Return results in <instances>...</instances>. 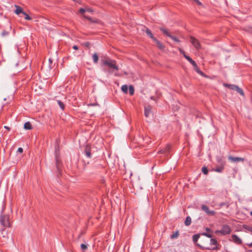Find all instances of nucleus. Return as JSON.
Instances as JSON below:
<instances>
[{"label": "nucleus", "instance_id": "5", "mask_svg": "<svg viewBox=\"0 0 252 252\" xmlns=\"http://www.w3.org/2000/svg\"><path fill=\"white\" fill-rule=\"evenodd\" d=\"M0 222L4 227H9V216L8 215H2L0 216Z\"/></svg>", "mask_w": 252, "mask_h": 252}, {"label": "nucleus", "instance_id": "7", "mask_svg": "<svg viewBox=\"0 0 252 252\" xmlns=\"http://www.w3.org/2000/svg\"><path fill=\"white\" fill-rule=\"evenodd\" d=\"M201 208V209L209 216H214L216 214L214 211L210 210L209 207L206 205H202Z\"/></svg>", "mask_w": 252, "mask_h": 252}, {"label": "nucleus", "instance_id": "12", "mask_svg": "<svg viewBox=\"0 0 252 252\" xmlns=\"http://www.w3.org/2000/svg\"><path fill=\"white\" fill-rule=\"evenodd\" d=\"M86 156L88 158H91L92 157L91 150L89 147L87 146L84 152Z\"/></svg>", "mask_w": 252, "mask_h": 252}, {"label": "nucleus", "instance_id": "50", "mask_svg": "<svg viewBox=\"0 0 252 252\" xmlns=\"http://www.w3.org/2000/svg\"><path fill=\"white\" fill-rule=\"evenodd\" d=\"M85 45V46L88 47L89 46L90 43L89 42H86Z\"/></svg>", "mask_w": 252, "mask_h": 252}, {"label": "nucleus", "instance_id": "26", "mask_svg": "<svg viewBox=\"0 0 252 252\" xmlns=\"http://www.w3.org/2000/svg\"><path fill=\"white\" fill-rule=\"evenodd\" d=\"M179 235V232L178 231H177L175 232H174L172 235L170 236V238L171 239H176L178 237Z\"/></svg>", "mask_w": 252, "mask_h": 252}, {"label": "nucleus", "instance_id": "45", "mask_svg": "<svg viewBox=\"0 0 252 252\" xmlns=\"http://www.w3.org/2000/svg\"><path fill=\"white\" fill-rule=\"evenodd\" d=\"M48 68H49V70H50L53 68V67L52 66V64L49 63Z\"/></svg>", "mask_w": 252, "mask_h": 252}, {"label": "nucleus", "instance_id": "13", "mask_svg": "<svg viewBox=\"0 0 252 252\" xmlns=\"http://www.w3.org/2000/svg\"><path fill=\"white\" fill-rule=\"evenodd\" d=\"M55 159L56 161V167L57 169L59 170V156H58V153L57 152V147H55Z\"/></svg>", "mask_w": 252, "mask_h": 252}, {"label": "nucleus", "instance_id": "11", "mask_svg": "<svg viewBox=\"0 0 252 252\" xmlns=\"http://www.w3.org/2000/svg\"><path fill=\"white\" fill-rule=\"evenodd\" d=\"M15 6L16 7V9L15 10V13L16 14H17V15H19L20 14H23V12H25L23 11L22 7H21L20 6H18L17 5H15Z\"/></svg>", "mask_w": 252, "mask_h": 252}, {"label": "nucleus", "instance_id": "17", "mask_svg": "<svg viewBox=\"0 0 252 252\" xmlns=\"http://www.w3.org/2000/svg\"><path fill=\"white\" fill-rule=\"evenodd\" d=\"M24 129L26 130H30L32 128V125L30 122H27L24 125Z\"/></svg>", "mask_w": 252, "mask_h": 252}, {"label": "nucleus", "instance_id": "20", "mask_svg": "<svg viewBox=\"0 0 252 252\" xmlns=\"http://www.w3.org/2000/svg\"><path fill=\"white\" fill-rule=\"evenodd\" d=\"M93 62L94 63H98V56L96 53H94L93 55Z\"/></svg>", "mask_w": 252, "mask_h": 252}, {"label": "nucleus", "instance_id": "46", "mask_svg": "<svg viewBox=\"0 0 252 252\" xmlns=\"http://www.w3.org/2000/svg\"><path fill=\"white\" fill-rule=\"evenodd\" d=\"M150 99L156 101V99L155 96H151Z\"/></svg>", "mask_w": 252, "mask_h": 252}, {"label": "nucleus", "instance_id": "4", "mask_svg": "<svg viewBox=\"0 0 252 252\" xmlns=\"http://www.w3.org/2000/svg\"><path fill=\"white\" fill-rule=\"evenodd\" d=\"M231 232V228L230 226L227 224L223 225L220 230H217L215 231V233H220L221 235H225L230 234Z\"/></svg>", "mask_w": 252, "mask_h": 252}, {"label": "nucleus", "instance_id": "21", "mask_svg": "<svg viewBox=\"0 0 252 252\" xmlns=\"http://www.w3.org/2000/svg\"><path fill=\"white\" fill-rule=\"evenodd\" d=\"M159 30H160V31H161V32H162L164 34H165L166 36H168V37H169V36H170V35L171 34H170V33H169V32H168L166 29H164V28H163L161 27V28H159Z\"/></svg>", "mask_w": 252, "mask_h": 252}, {"label": "nucleus", "instance_id": "22", "mask_svg": "<svg viewBox=\"0 0 252 252\" xmlns=\"http://www.w3.org/2000/svg\"><path fill=\"white\" fill-rule=\"evenodd\" d=\"M121 90L125 94L127 93L128 87L126 85H124L122 86Z\"/></svg>", "mask_w": 252, "mask_h": 252}, {"label": "nucleus", "instance_id": "54", "mask_svg": "<svg viewBox=\"0 0 252 252\" xmlns=\"http://www.w3.org/2000/svg\"><path fill=\"white\" fill-rule=\"evenodd\" d=\"M251 215L252 216V211L251 212Z\"/></svg>", "mask_w": 252, "mask_h": 252}, {"label": "nucleus", "instance_id": "38", "mask_svg": "<svg viewBox=\"0 0 252 252\" xmlns=\"http://www.w3.org/2000/svg\"><path fill=\"white\" fill-rule=\"evenodd\" d=\"M84 12H86V9L83 8H81L80 9L79 12L80 13H83Z\"/></svg>", "mask_w": 252, "mask_h": 252}, {"label": "nucleus", "instance_id": "2", "mask_svg": "<svg viewBox=\"0 0 252 252\" xmlns=\"http://www.w3.org/2000/svg\"><path fill=\"white\" fill-rule=\"evenodd\" d=\"M217 241L216 239H213V238H212L210 240V244L208 246V245H201L200 244H197V246L198 247H199V248H200L202 250H217L218 249V248L217 246L215 247H213V248H212L211 247V245H215V246H216L217 245Z\"/></svg>", "mask_w": 252, "mask_h": 252}, {"label": "nucleus", "instance_id": "28", "mask_svg": "<svg viewBox=\"0 0 252 252\" xmlns=\"http://www.w3.org/2000/svg\"><path fill=\"white\" fill-rule=\"evenodd\" d=\"M202 172L205 174L207 175L208 173V170L207 167L203 166L201 169Z\"/></svg>", "mask_w": 252, "mask_h": 252}, {"label": "nucleus", "instance_id": "53", "mask_svg": "<svg viewBox=\"0 0 252 252\" xmlns=\"http://www.w3.org/2000/svg\"><path fill=\"white\" fill-rule=\"evenodd\" d=\"M220 159H218V161L220 162Z\"/></svg>", "mask_w": 252, "mask_h": 252}, {"label": "nucleus", "instance_id": "1", "mask_svg": "<svg viewBox=\"0 0 252 252\" xmlns=\"http://www.w3.org/2000/svg\"><path fill=\"white\" fill-rule=\"evenodd\" d=\"M102 66H107L110 69L108 70L109 73H112V70H118L119 67L116 64V61L110 58H107L106 60H101Z\"/></svg>", "mask_w": 252, "mask_h": 252}, {"label": "nucleus", "instance_id": "33", "mask_svg": "<svg viewBox=\"0 0 252 252\" xmlns=\"http://www.w3.org/2000/svg\"><path fill=\"white\" fill-rule=\"evenodd\" d=\"M24 16H25V19L26 20H31V17L28 15L26 12H23V14Z\"/></svg>", "mask_w": 252, "mask_h": 252}, {"label": "nucleus", "instance_id": "36", "mask_svg": "<svg viewBox=\"0 0 252 252\" xmlns=\"http://www.w3.org/2000/svg\"><path fill=\"white\" fill-rule=\"evenodd\" d=\"M9 34V32L5 31H3L1 33V36H5Z\"/></svg>", "mask_w": 252, "mask_h": 252}, {"label": "nucleus", "instance_id": "42", "mask_svg": "<svg viewBox=\"0 0 252 252\" xmlns=\"http://www.w3.org/2000/svg\"><path fill=\"white\" fill-rule=\"evenodd\" d=\"M72 48L74 50H78V47L77 45H73Z\"/></svg>", "mask_w": 252, "mask_h": 252}, {"label": "nucleus", "instance_id": "43", "mask_svg": "<svg viewBox=\"0 0 252 252\" xmlns=\"http://www.w3.org/2000/svg\"><path fill=\"white\" fill-rule=\"evenodd\" d=\"M48 61L49 64H52L53 60L51 58H49Z\"/></svg>", "mask_w": 252, "mask_h": 252}, {"label": "nucleus", "instance_id": "18", "mask_svg": "<svg viewBox=\"0 0 252 252\" xmlns=\"http://www.w3.org/2000/svg\"><path fill=\"white\" fill-rule=\"evenodd\" d=\"M199 237H200V235L199 234H194L192 236V241H193V243L195 244V245H196L197 244L196 243V242H197L198 239L199 238Z\"/></svg>", "mask_w": 252, "mask_h": 252}, {"label": "nucleus", "instance_id": "15", "mask_svg": "<svg viewBox=\"0 0 252 252\" xmlns=\"http://www.w3.org/2000/svg\"><path fill=\"white\" fill-rule=\"evenodd\" d=\"M145 28V30H143V31H144L147 34V35H148L151 39H152L153 40H154V39H155L156 38H155L152 33V32L150 31V30L147 28Z\"/></svg>", "mask_w": 252, "mask_h": 252}, {"label": "nucleus", "instance_id": "23", "mask_svg": "<svg viewBox=\"0 0 252 252\" xmlns=\"http://www.w3.org/2000/svg\"><path fill=\"white\" fill-rule=\"evenodd\" d=\"M57 102L58 105H59L60 108L62 110H63L64 108V105L63 103L60 100H57Z\"/></svg>", "mask_w": 252, "mask_h": 252}, {"label": "nucleus", "instance_id": "31", "mask_svg": "<svg viewBox=\"0 0 252 252\" xmlns=\"http://www.w3.org/2000/svg\"><path fill=\"white\" fill-rule=\"evenodd\" d=\"M219 206L220 208H221L223 206H226V207L227 208H228L229 206V204L227 202H221L219 204Z\"/></svg>", "mask_w": 252, "mask_h": 252}, {"label": "nucleus", "instance_id": "25", "mask_svg": "<svg viewBox=\"0 0 252 252\" xmlns=\"http://www.w3.org/2000/svg\"><path fill=\"white\" fill-rule=\"evenodd\" d=\"M129 93L130 95H133L134 93V89L133 87L131 85H130L128 88Z\"/></svg>", "mask_w": 252, "mask_h": 252}, {"label": "nucleus", "instance_id": "16", "mask_svg": "<svg viewBox=\"0 0 252 252\" xmlns=\"http://www.w3.org/2000/svg\"><path fill=\"white\" fill-rule=\"evenodd\" d=\"M185 58L192 64L193 66H196V63L193 61L190 57L187 55H185Z\"/></svg>", "mask_w": 252, "mask_h": 252}, {"label": "nucleus", "instance_id": "47", "mask_svg": "<svg viewBox=\"0 0 252 252\" xmlns=\"http://www.w3.org/2000/svg\"><path fill=\"white\" fill-rule=\"evenodd\" d=\"M97 104H95V103H91V104H89V106H95V105H97Z\"/></svg>", "mask_w": 252, "mask_h": 252}, {"label": "nucleus", "instance_id": "10", "mask_svg": "<svg viewBox=\"0 0 252 252\" xmlns=\"http://www.w3.org/2000/svg\"><path fill=\"white\" fill-rule=\"evenodd\" d=\"M232 241L236 244L240 245L242 243L241 239L236 235L233 234L231 236Z\"/></svg>", "mask_w": 252, "mask_h": 252}, {"label": "nucleus", "instance_id": "51", "mask_svg": "<svg viewBox=\"0 0 252 252\" xmlns=\"http://www.w3.org/2000/svg\"><path fill=\"white\" fill-rule=\"evenodd\" d=\"M4 127L6 129H7L8 130L10 129V128L7 126H4Z\"/></svg>", "mask_w": 252, "mask_h": 252}, {"label": "nucleus", "instance_id": "27", "mask_svg": "<svg viewBox=\"0 0 252 252\" xmlns=\"http://www.w3.org/2000/svg\"><path fill=\"white\" fill-rule=\"evenodd\" d=\"M223 170V166L218 167L215 168V169H214V170L215 171L219 172V173L222 172Z\"/></svg>", "mask_w": 252, "mask_h": 252}, {"label": "nucleus", "instance_id": "14", "mask_svg": "<svg viewBox=\"0 0 252 252\" xmlns=\"http://www.w3.org/2000/svg\"><path fill=\"white\" fill-rule=\"evenodd\" d=\"M153 41H154L157 44L158 48L161 50H163L164 49V46L157 39H154Z\"/></svg>", "mask_w": 252, "mask_h": 252}, {"label": "nucleus", "instance_id": "49", "mask_svg": "<svg viewBox=\"0 0 252 252\" xmlns=\"http://www.w3.org/2000/svg\"><path fill=\"white\" fill-rule=\"evenodd\" d=\"M114 75L116 76H120V74L119 73H116V72L115 73Z\"/></svg>", "mask_w": 252, "mask_h": 252}, {"label": "nucleus", "instance_id": "40", "mask_svg": "<svg viewBox=\"0 0 252 252\" xmlns=\"http://www.w3.org/2000/svg\"><path fill=\"white\" fill-rule=\"evenodd\" d=\"M18 152L19 153H22L23 152V149L21 147H19L18 149Z\"/></svg>", "mask_w": 252, "mask_h": 252}, {"label": "nucleus", "instance_id": "9", "mask_svg": "<svg viewBox=\"0 0 252 252\" xmlns=\"http://www.w3.org/2000/svg\"><path fill=\"white\" fill-rule=\"evenodd\" d=\"M152 113V106L148 105L144 107V115L146 117H148L150 116Z\"/></svg>", "mask_w": 252, "mask_h": 252}, {"label": "nucleus", "instance_id": "34", "mask_svg": "<svg viewBox=\"0 0 252 252\" xmlns=\"http://www.w3.org/2000/svg\"><path fill=\"white\" fill-rule=\"evenodd\" d=\"M81 248L83 250L85 251L87 249L88 245L85 244H82L81 245Z\"/></svg>", "mask_w": 252, "mask_h": 252}, {"label": "nucleus", "instance_id": "8", "mask_svg": "<svg viewBox=\"0 0 252 252\" xmlns=\"http://www.w3.org/2000/svg\"><path fill=\"white\" fill-rule=\"evenodd\" d=\"M228 158L229 160L233 162H243L244 160V158H239V157H233L232 156H229Z\"/></svg>", "mask_w": 252, "mask_h": 252}, {"label": "nucleus", "instance_id": "37", "mask_svg": "<svg viewBox=\"0 0 252 252\" xmlns=\"http://www.w3.org/2000/svg\"><path fill=\"white\" fill-rule=\"evenodd\" d=\"M179 51L180 53L181 54H182L183 55V56H184V57H185V55H187L186 54V53H185V51H184L183 49H181V48H179Z\"/></svg>", "mask_w": 252, "mask_h": 252}, {"label": "nucleus", "instance_id": "52", "mask_svg": "<svg viewBox=\"0 0 252 252\" xmlns=\"http://www.w3.org/2000/svg\"><path fill=\"white\" fill-rule=\"evenodd\" d=\"M206 230L207 231H209L210 230V229L209 228H207H207H206Z\"/></svg>", "mask_w": 252, "mask_h": 252}, {"label": "nucleus", "instance_id": "29", "mask_svg": "<svg viewBox=\"0 0 252 252\" xmlns=\"http://www.w3.org/2000/svg\"><path fill=\"white\" fill-rule=\"evenodd\" d=\"M169 37L170 38H171L172 40L175 41V42H180V40L175 36H173L171 34H170Z\"/></svg>", "mask_w": 252, "mask_h": 252}, {"label": "nucleus", "instance_id": "19", "mask_svg": "<svg viewBox=\"0 0 252 252\" xmlns=\"http://www.w3.org/2000/svg\"><path fill=\"white\" fill-rule=\"evenodd\" d=\"M191 222V219L190 217L188 216L185 221V224L186 226H189L190 225Z\"/></svg>", "mask_w": 252, "mask_h": 252}, {"label": "nucleus", "instance_id": "39", "mask_svg": "<svg viewBox=\"0 0 252 252\" xmlns=\"http://www.w3.org/2000/svg\"><path fill=\"white\" fill-rule=\"evenodd\" d=\"M86 11L88 12H92L93 11V10L91 8H86Z\"/></svg>", "mask_w": 252, "mask_h": 252}, {"label": "nucleus", "instance_id": "32", "mask_svg": "<svg viewBox=\"0 0 252 252\" xmlns=\"http://www.w3.org/2000/svg\"><path fill=\"white\" fill-rule=\"evenodd\" d=\"M164 149V151H165L166 154H168L169 153L170 147L169 145H167Z\"/></svg>", "mask_w": 252, "mask_h": 252}, {"label": "nucleus", "instance_id": "48", "mask_svg": "<svg viewBox=\"0 0 252 252\" xmlns=\"http://www.w3.org/2000/svg\"><path fill=\"white\" fill-rule=\"evenodd\" d=\"M248 245L249 247H252V242L251 243L248 244Z\"/></svg>", "mask_w": 252, "mask_h": 252}, {"label": "nucleus", "instance_id": "35", "mask_svg": "<svg viewBox=\"0 0 252 252\" xmlns=\"http://www.w3.org/2000/svg\"><path fill=\"white\" fill-rule=\"evenodd\" d=\"M203 235H204L205 236H206L208 238H212V235L209 233H206V232H204L202 234Z\"/></svg>", "mask_w": 252, "mask_h": 252}, {"label": "nucleus", "instance_id": "30", "mask_svg": "<svg viewBox=\"0 0 252 252\" xmlns=\"http://www.w3.org/2000/svg\"><path fill=\"white\" fill-rule=\"evenodd\" d=\"M244 228L252 233V227L248 225H244Z\"/></svg>", "mask_w": 252, "mask_h": 252}, {"label": "nucleus", "instance_id": "24", "mask_svg": "<svg viewBox=\"0 0 252 252\" xmlns=\"http://www.w3.org/2000/svg\"><path fill=\"white\" fill-rule=\"evenodd\" d=\"M194 70L200 75H201L202 76L204 75L203 72L201 71L198 67L197 65H196V66H193Z\"/></svg>", "mask_w": 252, "mask_h": 252}, {"label": "nucleus", "instance_id": "41", "mask_svg": "<svg viewBox=\"0 0 252 252\" xmlns=\"http://www.w3.org/2000/svg\"><path fill=\"white\" fill-rule=\"evenodd\" d=\"M158 153H160V154H166L165 151H164V149H162L160 150L158 152Z\"/></svg>", "mask_w": 252, "mask_h": 252}, {"label": "nucleus", "instance_id": "3", "mask_svg": "<svg viewBox=\"0 0 252 252\" xmlns=\"http://www.w3.org/2000/svg\"><path fill=\"white\" fill-rule=\"evenodd\" d=\"M223 85L232 90H235L237 93L240 94L242 96H244V93L242 89L239 88L238 86L235 85L223 83Z\"/></svg>", "mask_w": 252, "mask_h": 252}, {"label": "nucleus", "instance_id": "44", "mask_svg": "<svg viewBox=\"0 0 252 252\" xmlns=\"http://www.w3.org/2000/svg\"><path fill=\"white\" fill-rule=\"evenodd\" d=\"M84 17L85 18H86V19H87L89 20L90 21H92V19H91V18L89 17H88V16H86V15H84Z\"/></svg>", "mask_w": 252, "mask_h": 252}, {"label": "nucleus", "instance_id": "6", "mask_svg": "<svg viewBox=\"0 0 252 252\" xmlns=\"http://www.w3.org/2000/svg\"><path fill=\"white\" fill-rule=\"evenodd\" d=\"M189 41L196 50H199L201 48L200 42L195 37L190 36L189 38Z\"/></svg>", "mask_w": 252, "mask_h": 252}, {"label": "nucleus", "instance_id": "55", "mask_svg": "<svg viewBox=\"0 0 252 252\" xmlns=\"http://www.w3.org/2000/svg\"><path fill=\"white\" fill-rule=\"evenodd\" d=\"M3 100H6V98H4L3 99Z\"/></svg>", "mask_w": 252, "mask_h": 252}]
</instances>
